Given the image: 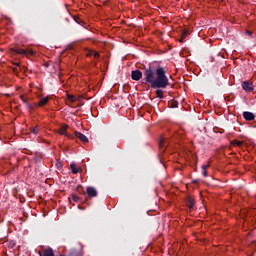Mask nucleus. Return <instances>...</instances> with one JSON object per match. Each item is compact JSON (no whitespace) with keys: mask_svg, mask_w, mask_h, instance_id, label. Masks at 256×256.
Here are the masks:
<instances>
[{"mask_svg":"<svg viewBox=\"0 0 256 256\" xmlns=\"http://www.w3.org/2000/svg\"><path fill=\"white\" fill-rule=\"evenodd\" d=\"M75 137L77 139H80V141H82L83 143H89V138H87V136H85L81 132H75Z\"/></svg>","mask_w":256,"mask_h":256,"instance_id":"6e6552de","label":"nucleus"},{"mask_svg":"<svg viewBox=\"0 0 256 256\" xmlns=\"http://www.w3.org/2000/svg\"><path fill=\"white\" fill-rule=\"evenodd\" d=\"M13 53H17V55H35V51L31 50V49H21V48H14L12 49Z\"/></svg>","mask_w":256,"mask_h":256,"instance_id":"f03ea898","label":"nucleus"},{"mask_svg":"<svg viewBox=\"0 0 256 256\" xmlns=\"http://www.w3.org/2000/svg\"><path fill=\"white\" fill-rule=\"evenodd\" d=\"M16 67H19V63H15Z\"/></svg>","mask_w":256,"mask_h":256,"instance_id":"2f4dec72","label":"nucleus"},{"mask_svg":"<svg viewBox=\"0 0 256 256\" xmlns=\"http://www.w3.org/2000/svg\"><path fill=\"white\" fill-rule=\"evenodd\" d=\"M70 169H72L73 175H77V173H81V168H77L75 163L70 164Z\"/></svg>","mask_w":256,"mask_h":256,"instance_id":"f8f14e48","label":"nucleus"},{"mask_svg":"<svg viewBox=\"0 0 256 256\" xmlns=\"http://www.w3.org/2000/svg\"><path fill=\"white\" fill-rule=\"evenodd\" d=\"M143 77V72L141 70H133L131 72V79L133 81H139Z\"/></svg>","mask_w":256,"mask_h":256,"instance_id":"20e7f679","label":"nucleus"},{"mask_svg":"<svg viewBox=\"0 0 256 256\" xmlns=\"http://www.w3.org/2000/svg\"><path fill=\"white\" fill-rule=\"evenodd\" d=\"M246 33H247L248 35H250V36L253 35V32H251V31H247Z\"/></svg>","mask_w":256,"mask_h":256,"instance_id":"c85d7f7f","label":"nucleus"},{"mask_svg":"<svg viewBox=\"0 0 256 256\" xmlns=\"http://www.w3.org/2000/svg\"><path fill=\"white\" fill-rule=\"evenodd\" d=\"M184 38H187V35H189V30H183L181 34Z\"/></svg>","mask_w":256,"mask_h":256,"instance_id":"4be33fe9","label":"nucleus"},{"mask_svg":"<svg viewBox=\"0 0 256 256\" xmlns=\"http://www.w3.org/2000/svg\"><path fill=\"white\" fill-rule=\"evenodd\" d=\"M77 191L78 193L82 194V195H86L85 190L83 189V186H77Z\"/></svg>","mask_w":256,"mask_h":256,"instance_id":"f3484780","label":"nucleus"},{"mask_svg":"<svg viewBox=\"0 0 256 256\" xmlns=\"http://www.w3.org/2000/svg\"><path fill=\"white\" fill-rule=\"evenodd\" d=\"M207 169H209V164L202 165V171H203L202 175H203V177H207L208 176Z\"/></svg>","mask_w":256,"mask_h":256,"instance_id":"4468645a","label":"nucleus"},{"mask_svg":"<svg viewBox=\"0 0 256 256\" xmlns=\"http://www.w3.org/2000/svg\"><path fill=\"white\" fill-rule=\"evenodd\" d=\"M193 183H199V180H194Z\"/></svg>","mask_w":256,"mask_h":256,"instance_id":"7c9ffc66","label":"nucleus"},{"mask_svg":"<svg viewBox=\"0 0 256 256\" xmlns=\"http://www.w3.org/2000/svg\"><path fill=\"white\" fill-rule=\"evenodd\" d=\"M179 106V102H177V101H175V100H173L172 102H171V104H170V107H172V109H175L176 107H178Z\"/></svg>","mask_w":256,"mask_h":256,"instance_id":"a211bd4d","label":"nucleus"},{"mask_svg":"<svg viewBox=\"0 0 256 256\" xmlns=\"http://www.w3.org/2000/svg\"><path fill=\"white\" fill-rule=\"evenodd\" d=\"M67 98L71 101V103H75V101H77V98H75V96L71 94H68Z\"/></svg>","mask_w":256,"mask_h":256,"instance_id":"dca6fc26","label":"nucleus"},{"mask_svg":"<svg viewBox=\"0 0 256 256\" xmlns=\"http://www.w3.org/2000/svg\"><path fill=\"white\" fill-rule=\"evenodd\" d=\"M35 161H39V157L36 156V157H35Z\"/></svg>","mask_w":256,"mask_h":256,"instance_id":"c756f323","label":"nucleus"},{"mask_svg":"<svg viewBox=\"0 0 256 256\" xmlns=\"http://www.w3.org/2000/svg\"><path fill=\"white\" fill-rule=\"evenodd\" d=\"M185 37L181 35L180 39H178L179 43H185Z\"/></svg>","mask_w":256,"mask_h":256,"instance_id":"b1692460","label":"nucleus"},{"mask_svg":"<svg viewBox=\"0 0 256 256\" xmlns=\"http://www.w3.org/2000/svg\"><path fill=\"white\" fill-rule=\"evenodd\" d=\"M86 194L88 195V197H97L98 193H97V189L88 186L86 188Z\"/></svg>","mask_w":256,"mask_h":256,"instance_id":"39448f33","label":"nucleus"},{"mask_svg":"<svg viewBox=\"0 0 256 256\" xmlns=\"http://www.w3.org/2000/svg\"><path fill=\"white\" fill-rule=\"evenodd\" d=\"M67 129H69V125H63V126L58 130L59 135H65L66 137H71V135H69V134L67 133Z\"/></svg>","mask_w":256,"mask_h":256,"instance_id":"9d476101","label":"nucleus"},{"mask_svg":"<svg viewBox=\"0 0 256 256\" xmlns=\"http://www.w3.org/2000/svg\"><path fill=\"white\" fill-rule=\"evenodd\" d=\"M186 206L188 209H193V207H195V199H193L191 196H188L186 198Z\"/></svg>","mask_w":256,"mask_h":256,"instance_id":"1a4fd4ad","label":"nucleus"},{"mask_svg":"<svg viewBox=\"0 0 256 256\" xmlns=\"http://www.w3.org/2000/svg\"><path fill=\"white\" fill-rule=\"evenodd\" d=\"M31 133H33V135H37V133H39V130L37 129V127L31 128Z\"/></svg>","mask_w":256,"mask_h":256,"instance_id":"412c9836","label":"nucleus"},{"mask_svg":"<svg viewBox=\"0 0 256 256\" xmlns=\"http://www.w3.org/2000/svg\"><path fill=\"white\" fill-rule=\"evenodd\" d=\"M20 98L22 99V101L24 102V103H27V98H25V96H20Z\"/></svg>","mask_w":256,"mask_h":256,"instance_id":"bb28decb","label":"nucleus"},{"mask_svg":"<svg viewBox=\"0 0 256 256\" xmlns=\"http://www.w3.org/2000/svg\"><path fill=\"white\" fill-rule=\"evenodd\" d=\"M92 53H93V57H95V59H97V61H99V58L101 57L99 52L95 51V52H92Z\"/></svg>","mask_w":256,"mask_h":256,"instance_id":"aec40b11","label":"nucleus"},{"mask_svg":"<svg viewBox=\"0 0 256 256\" xmlns=\"http://www.w3.org/2000/svg\"><path fill=\"white\" fill-rule=\"evenodd\" d=\"M13 73L15 74V75H19V68H13Z\"/></svg>","mask_w":256,"mask_h":256,"instance_id":"393cba45","label":"nucleus"},{"mask_svg":"<svg viewBox=\"0 0 256 256\" xmlns=\"http://www.w3.org/2000/svg\"><path fill=\"white\" fill-rule=\"evenodd\" d=\"M49 99H50L49 96L41 98L39 102V107H43L44 105H47V103H49Z\"/></svg>","mask_w":256,"mask_h":256,"instance_id":"ddd939ff","label":"nucleus"},{"mask_svg":"<svg viewBox=\"0 0 256 256\" xmlns=\"http://www.w3.org/2000/svg\"><path fill=\"white\" fill-rule=\"evenodd\" d=\"M242 89H244V91L246 93H251V92L255 91L253 82H249V81L242 82Z\"/></svg>","mask_w":256,"mask_h":256,"instance_id":"7ed1b4c3","label":"nucleus"},{"mask_svg":"<svg viewBox=\"0 0 256 256\" xmlns=\"http://www.w3.org/2000/svg\"><path fill=\"white\" fill-rule=\"evenodd\" d=\"M72 200L74 201V203H79V201H81V197L73 194L72 195Z\"/></svg>","mask_w":256,"mask_h":256,"instance_id":"2eb2a0df","label":"nucleus"},{"mask_svg":"<svg viewBox=\"0 0 256 256\" xmlns=\"http://www.w3.org/2000/svg\"><path fill=\"white\" fill-rule=\"evenodd\" d=\"M97 66V63H94V67H96Z\"/></svg>","mask_w":256,"mask_h":256,"instance_id":"473e14b6","label":"nucleus"},{"mask_svg":"<svg viewBox=\"0 0 256 256\" xmlns=\"http://www.w3.org/2000/svg\"><path fill=\"white\" fill-rule=\"evenodd\" d=\"M74 21L76 23H78V25H81L82 27H84L85 29H87V25H85V21H83L81 18H79L78 16H74Z\"/></svg>","mask_w":256,"mask_h":256,"instance_id":"9b49d317","label":"nucleus"},{"mask_svg":"<svg viewBox=\"0 0 256 256\" xmlns=\"http://www.w3.org/2000/svg\"><path fill=\"white\" fill-rule=\"evenodd\" d=\"M20 71H22L23 73H27V67L22 66L19 68Z\"/></svg>","mask_w":256,"mask_h":256,"instance_id":"5701e85b","label":"nucleus"},{"mask_svg":"<svg viewBox=\"0 0 256 256\" xmlns=\"http://www.w3.org/2000/svg\"><path fill=\"white\" fill-rule=\"evenodd\" d=\"M93 53H95V50L88 52L87 57H93Z\"/></svg>","mask_w":256,"mask_h":256,"instance_id":"a878e982","label":"nucleus"},{"mask_svg":"<svg viewBox=\"0 0 256 256\" xmlns=\"http://www.w3.org/2000/svg\"><path fill=\"white\" fill-rule=\"evenodd\" d=\"M243 117L245 121H254L255 120V114L253 112L245 111L243 112Z\"/></svg>","mask_w":256,"mask_h":256,"instance_id":"423d86ee","label":"nucleus"},{"mask_svg":"<svg viewBox=\"0 0 256 256\" xmlns=\"http://www.w3.org/2000/svg\"><path fill=\"white\" fill-rule=\"evenodd\" d=\"M164 143H165V142H164L163 140H161L160 143H159L160 147H163V144H164Z\"/></svg>","mask_w":256,"mask_h":256,"instance_id":"cd10ccee","label":"nucleus"},{"mask_svg":"<svg viewBox=\"0 0 256 256\" xmlns=\"http://www.w3.org/2000/svg\"><path fill=\"white\" fill-rule=\"evenodd\" d=\"M65 21H69V19L65 18Z\"/></svg>","mask_w":256,"mask_h":256,"instance_id":"72a5a7b5","label":"nucleus"},{"mask_svg":"<svg viewBox=\"0 0 256 256\" xmlns=\"http://www.w3.org/2000/svg\"><path fill=\"white\" fill-rule=\"evenodd\" d=\"M144 81L149 83L152 89H157L155 93L158 99H165L162 89H167L170 85L165 68L159 66L156 71H154L151 69V66H149L144 72Z\"/></svg>","mask_w":256,"mask_h":256,"instance_id":"f257e3e1","label":"nucleus"},{"mask_svg":"<svg viewBox=\"0 0 256 256\" xmlns=\"http://www.w3.org/2000/svg\"><path fill=\"white\" fill-rule=\"evenodd\" d=\"M233 145H236V147H241V145H243V142L239 140H234Z\"/></svg>","mask_w":256,"mask_h":256,"instance_id":"6ab92c4d","label":"nucleus"},{"mask_svg":"<svg viewBox=\"0 0 256 256\" xmlns=\"http://www.w3.org/2000/svg\"><path fill=\"white\" fill-rule=\"evenodd\" d=\"M40 256H55V253L53 252V248H48L43 251L38 252Z\"/></svg>","mask_w":256,"mask_h":256,"instance_id":"0eeeda50","label":"nucleus"}]
</instances>
